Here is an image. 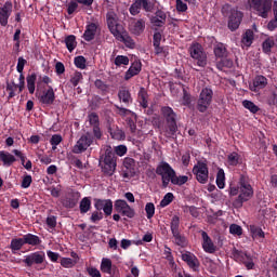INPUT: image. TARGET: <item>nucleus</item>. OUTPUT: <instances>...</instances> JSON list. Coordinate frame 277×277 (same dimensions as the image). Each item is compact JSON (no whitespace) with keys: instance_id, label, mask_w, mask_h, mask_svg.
Here are the masks:
<instances>
[{"instance_id":"f257e3e1","label":"nucleus","mask_w":277,"mask_h":277,"mask_svg":"<svg viewBox=\"0 0 277 277\" xmlns=\"http://www.w3.org/2000/svg\"><path fill=\"white\" fill-rule=\"evenodd\" d=\"M229 196H237L233 200L234 209H241L243 202H248L254 196V188L250 184V176L246 174H240L238 179V184L230 185L228 190Z\"/></svg>"},{"instance_id":"f03ea898","label":"nucleus","mask_w":277,"mask_h":277,"mask_svg":"<svg viewBox=\"0 0 277 277\" xmlns=\"http://www.w3.org/2000/svg\"><path fill=\"white\" fill-rule=\"evenodd\" d=\"M160 111L167 122V126L162 129L166 137H174L179 131V126H176V113H174V109L170 106L161 107Z\"/></svg>"},{"instance_id":"7ed1b4c3","label":"nucleus","mask_w":277,"mask_h":277,"mask_svg":"<svg viewBox=\"0 0 277 277\" xmlns=\"http://www.w3.org/2000/svg\"><path fill=\"white\" fill-rule=\"evenodd\" d=\"M229 12H230V15H229V19H228V28L230 29V31H236V29H239V26L241 25V19L243 18V13H241L237 9H233L230 6V4L223 5L222 14L226 15Z\"/></svg>"},{"instance_id":"20e7f679","label":"nucleus","mask_w":277,"mask_h":277,"mask_svg":"<svg viewBox=\"0 0 277 277\" xmlns=\"http://www.w3.org/2000/svg\"><path fill=\"white\" fill-rule=\"evenodd\" d=\"M102 171L106 176H114V172H116V154L111 150V147H107L105 150Z\"/></svg>"},{"instance_id":"39448f33","label":"nucleus","mask_w":277,"mask_h":277,"mask_svg":"<svg viewBox=\"0 0 277 277\" xmlns=\"http://www.w3.org/2000/svg\"><path fill=\"white\" fill-rule=\"evenodd\" d=\"M175 172L176 171H174V169L168 162H161L156 168V174L161 176L163 187H168V185H170V182L172 181Z\"/></svg>"},{"instance_id":"423d86ee","label":"nucleus","mask_w":277,"mask_h":277,"mask_svg":"<svg viewBox=\"0 0 277 277\" xmlns=\"http://www.w3.org/2000/svg\"><path fill=\"white\" fill-rule=\"evenodd\" d=\"M249 3L262 18H267L272 12V0H249Z\"/></svg>"},{"instance_id":"0eeeda50","label":"nucleus","mask_w":277,"mask_h":277,"mask_svg":"<svg viewBox=\"0 0 277 277\" xmlns=\"http://www.w3.org/2000/svg\"><path fill=\"white\" fill-rule=\"evenodd\" d=\"M213 101V90L211 88H203L200 92L199 100L197 102V109L201 114H205L207 109H209V105H211Z\"/></svg>"},{"instance_id":"6e6552de","label":"nucleus","mask_w":277,"mask_h":277,"mask_svg":"<svg viewBox=\"0 0 277 277\" xmlns=\"http://www.w3.org/2000/svg\"><path fill=\"white\" fill-rule=\"evenodd\" d=\"M190 57L196 60L197 65L201 68L207 66V53L200 43H193L189 48Z\"/></svg>"},{"instance_id":"1a4fd4ad","label":"nucleus","mask_w":277,"mask_h":277,"mask_svg":"<svg viewBox=\"0 0 277 277\" xmlns=\"http://www.w3.org/2000/svg\"><path fill=\"white\" fill-rule=\"evenodd\" d=\"M193 174L201 185L209 183V166H207V162L198 161L193 168Z\"/></svg>"},{"instance_id":"9d476101","label":"nucleus","mask_w":277,"mask_h":277,"mask_svg":"<svg viewBox=\"0 0 277 277\" xmlns=\"http://www.w3.org/2000/svg\"><path fill=\"white\" fill-rule=\"evenodd\" d=\"M115 211L122 215L123 217H129L133 220L135 217V209L131 208L124 199H117L114 205Z\"/></svg>"},{"instance_id":"9b49d317","label":"nucleus","mask_w":277,"mask_h":277,"mask_svg":"<svg viewBox=\"0 0 277 277\" xmlns=\"http://www.w3.org/2000/svg\"><path fill=\"white\" fill-rule=\"evenodd\" d=\"M94 142V136L90 132H87L83 134L74 146L72 153L75 155H81V153H85L87 148H90L92 146V143Z\"/></svg>"},{"instance_id":"f8f14e48","label":"nucleus","mask_w":277,"mask_h":277,"mask_svg":"<svg viewBox=\"0 0 277 277\" xmlns=\"http://www.w3.org/2000/svg\"><path fill=\"white\" fill-rule=\"evenodd\" d=\"M44 252L36 251L34 253L25 255L23 263H25L26 267H31L34 265H42V263H44Z\"/></svg>"},{"instance_id":"ddd939ff","label":"nucleus","mask_w":277,"mask_h":277,"mask_svg":"<svg viewBox=\"0 0 277 277\" xmlns=\"http://www.w3.org/2000/svg\"><path fill=\"white\" fill-rule=\"evenodd\" d=\"M201 246L203 251L207 252V254H215V252H217V246L215 245V242H213V239H211L209 237V234H207V232L201 230Z\"/></svg>"},{"instance_id":"4468645a","label":"nucleus","mask_w":277,"mask_h":277,"mask_svg":"<svg viewBox=\"0 0 277 277\" xmlns=\"http://www.w3.org/2000/svg\"><path fill=\"white\" fill-rule=\"evenodd\" d=\"M96 211H104L105 215H111L114 211V201L111 199H94Z\"/></svg>"},{"instance_id":"2eb2a0df","label":"nucleus","mask_w":277,"mask_h":277,"mask_svg":"<svg viewBox=\"0 0 277 277\" xmlns=\"http://www.w3.org/2000/svg\"><path fill=\"white\" fill-rule=\"evenodd\" d=\"M107 25H108L109 31L115 37L124 29L122 27V25L118 24V18L116 17V14H114V13L107 14Z\"/></svg>"},{"instance_id":"dca6fc26","label":"nucleus","mask_w":277,"mask_h":277,"mask_svg":"<svg viewBox=\"0 0 277 277\" xmlns=\"http://www.w3.org/2000/svg\"><path fill=\"white\" fill-rule=\"evenodd\" d=\"M10 16H12V2L6 1L3 6L0 8V25L2 27L8 26Z\"/></svg>"},{"instance_id":"f3484780","label":"nucleus","mask_w":277,"mask_h":277,"mask_svg":"<svg viewBox=\"0 0 277 277\" xmlns=\"http://www.w3.org/2000/svg\"><path fill=\"white\" fill-rule=\"evenodd\" d=\"M39 103H41V105H53V103H55V91L53 87L49 85L48 90L42 92L39 96Z\"/></svg>"},{"instance_id":"a211bd4d","label":"nucleus","mask_w":277,"mask_h":277,"mask_svg":"<svg viewBox=\"0 0 277 277\" xmlns=\"http://www.w3.org/2000/svg\"><path fill=\"white\" fill-rule=\"evenodd\" d=\"M98 32V24L96 23H89L85 26V30L82 35L83 40L85 42H92L94 38H96V34Z\"/></svg>"},{"instance_id":"6ab92c4d","label":"nucleus","mask_w":277,"mask_h":277,"mask_svg":"<svg viewBox=\"0 0 277 277\" xmlns=\"http://www.w3.org/2000/svg\"><path fill=\"white\" fill-rule=\"evenodd\" d=\"M234 255L239 256L242 261V264L247 269H254V256L243 253L239 250L234 251Z\"/></svg>"},{"instance_id":"aec40b11","label":"nucleus","mask_w":277,"mask_h":277,"mask_svg":"<svg viewBox=\"0 0 277 277\" xmlns=\"http://www.w3.org/2000/svg\"><path fill=\"white\" fill-rule=\"evenodd\" d=\"M182 261L187 263V265H188V267H190V269H198V267L200 265L198 258H196L195 254L189 251L182 253Z\"/></svg>"},{"instance_id":"412c9836","label":"nucleus","mask_w":277,"mask_h":277,"mask_svg":"<svg viewBox=\"0 0 277 277\" xmlns=\"http://www.w3.org/2000/svg\"><path fill=\"white\" fill-rule=\"evenodd\" d=\"M146 29V21L143 18L134 21L130 24V31L134 34V36H142L144 30Z\"/></svg>"},{"instance_id":"4be33fe9","label":"nucleus","mask_w":277,"mask_h":277,"mask_svg":"<svg viewBox=\"0 0 277 277\" xmlns=\"http://www.w3.org/2000/svg\"><path fill=\"white\" fill-rule=\"evenodd\" d=\"M264 88H267V79L262 75L256 76L253 79V83L249 87L251 92H259V90H263Z\"/></svg>"},{"instance_id":"5701e85b","label":"nucleus","mask_w":277,"mask_h":277,"mask_svg":"<svg viewBox=\"0 0 277 277\" xmlns=\"http://www.w3.org/2000/svg\"><path fill=\"white\" fill-rule=\"evenodd\" d=\"M115 38L116 40H119V42H123L128 49H133L135 47V41L127 31H124V29L118 32Z\"/></svg>"},{"instance_id":"b1692460","label":"nucleus","mask_w":277,"mask_h":277,"mask_svg":"<svg viewBox=\"0 0 277 277\" xmlns=\"http://www.w3.org/2000/svg\"><path fill=\"white\" fill-rule=\"evenodd\" d=\"M252 42H254V31L252 29H247L242 34L241 48L250 49V47H252Z\"/></svg>"},{"instance_id":"393cba45","label":"nucleus","mask_w":277,"mask_h":277,"mask_svg":"<svg viewBox=\"0 0 277 277\" xmlns=\"http://www.w3.org/2000/svg\"><path fill=\"white\" fill-rule=\"evenodd\" d=\"M166 18H168V15H166V12L157 11L155 16L151 17L150 23L155 27H163V25H166Z\"/></svg>"},{"instance_id":"a878e982","label":"nucleus","mask_w":277,"mask_h":277,"mask_svg":"<svg viewBox=\"0 0 277 277\" xmlns=\"http://www.w3.org/2000/svg\"><path fill=\"white\" fill-rule=\"evenodd\" d=\"M118 98L120 103H123L127 106L133 103V97L131 96V92L126 88H122L118 91Z\"/></svg>"},{"instance_id":"bb28decb","label":"nucleus","mask_w":277,"mask_h":277,"mask_svg":"<svg viewBox=\"0 0 277 277\" xmlns=\"http://www.w3.org/2000/svg\"><path fill=\"white\" fill-rule=\"evenodd\" d=\"M140 72H142V64L133 63L130 66V68L126 71V75H124L126 81H129V79H132V77L140 75Z\"/></svg>"},{"instance_id":"cd10ccee","label":"nucleus","mask_w":277,"mask_h":277,"mask_svg":"<svg viewBox=\"0 0 277 277\" xmlns=\"http://www.w3.org/2000/svg\"><path fill=\"white\" fill-rule=\"evenodd\" d=\"M0 161H2L3 166H5L6 168H10V166L15 163L16 157H14V155L10 154L9 151L1 150Z\"/></svg>"},{"instance_id":"c85d7f7f","label":"nucleus","mask_w":277,"mask_h":277,"mask_svg":"<svg viewBox=\"0 0 277 277\" xmlns=\"http://www.w3.org/2000/svg\"><path fill=\"white\" fill-rule=\"evenodd\" d=\"M250 233L252 239H258V241L263 242V239H265V232L259 226L250 225Z\"/></svg>"},{"instance_id":"c756f323","label":"nucleus","mask_w":277,"mask_h":277,"mask_svg":"<svg viewBox=\"0 0 277 277\" xmlns=\"http://www.w3.org/2000/svg\"><path fill=\"white\" fill-rule=\"evenodd\" d=\"M24 245L28 246H40L42 243V240H40V237L34 234H26L23 236Z\"/></svg>"},{"instance_id":"7c9ffc66","label":"nucleus","mask_w":277,"mask_h":277,"mask_svg":"<svg viewBox=\"0 0 277 277\" xmlns=\"http://www.w3.org/2000/svg\"><path fill=\"white\" fill-rule=\"evenodd\" d=\"M276 42L274 41V37H268L262 42V51L266 55H269L272 53V49H274V45Z\"/></svg>"},{"instance_id":"2f4dec72","label":"nucleus","mask_w":277,"mask_h":277,"mask_svg":"<svg viewBox=\"0 0 277 277\" xmlns=\"http://www.w3.org/2000/svg\"><path fill=\"white\" fill-rule=\"evenodd\" d=\"M66 44V49L69 51V53H72L75 49H77V37L75 35H69L65 37L64 40Z\"/></svg>"},{"instance_id":"473e14b6","label":"nucleus","mask_w":277,"mask_h":277,"mask_svg":"<svg viewBox=\"0 0 277 277\" xmlns=\"http://www.w3.org/2000/svg\"><path fill=\"white\" fill-rule=\"evenodd\" d=\"M170 228H171L172 235H176L177 233H181V217H179V215L172 216L170 222Z\"/></svg>"},{"instance_id":"72a5a7b5","label":"nucleus","mask_w":277,"mask_h":277,"mask_svg":"<svg viewBox=\"0 0 277 277\" xmlns=\"http://www.w3.org/2000/svg\"><path fill=\"white\" fill-rule=\"evenodd\" d=\"M138 102L141 107H143V109L148 108V93L144 88H141L138 91Z\"/></svg>"},{"instance_id":"f704fd0d","label":"nucleus","mask_w":277,"mask_h":277,"mask_svg":"<svg viewBox=\"0 0 277 277\" xmlns=\"http://www.w3.org/2000/svg\"><path fill=\"white\" fill-rule=\"evenodd\" d=\"M79 209H80V213L82 214L88 213V211L92 209V200L90 199V197H84L81 199Z\"/></svg>"},{"instance_id":"c9c22d12","label":"nucleus","mask_w":277,"mask_h":277,"mask_svg":"<svg viewBox=\"0 0 277 277\" xmlns=\"http://www.w3.org/2000/svg\"><path fill=\"white\" fill-rule=\"evenodd\" d=\"M214 55L219 60H224V57H226V55H227L226 45H224V43H217L214 47Z\"/></svg>"},{"instance_id":"e433bc0d","label":"nucleus","mask_w":277,"mask_h":277,"mask_svg":"<svg viewBox=\"0 0 277 277\" xmlns=\"http://www.w3.org/2000/svg\"><path fill=\"white\" fill-rule=\"evenodd\" d=\"M216 185L219 189H224V187H226V175L224 174L223 169H220L216 174Z\"/></svg>"},{"instance_id":"4c0bfd02","label":"nucleus","mask_w":277,"mask_h":277,"mask_svg":"<svg viewBox=\"0 0 277 277\" xmlns=\"http://www.w3.org/2000/svg\"><path fill=\"white\" fill-rule=\"evenodd\" d=\"M172 235H173V243H175L176 246H180L181 248H185V246H187V238H185L181 234V232Z\"/></svg>"},{"instance_id":"58836bf2","label":"nucleus","mask_w":277,"mask_h":277,"mask_svg":"<svg viewBox=\"0 0 277 277\" xmlns=\"http://www.w3.org/2000/svg\"><path fill=\"white\" fill-rule=\"evenodd\" d=\"M36 74H31L26 78L29 94H34V92H36Z\"/></svg>"},{"instance_id":"ea45409f","label":"nucleus","mask_w":277,"mask_h":277,"mask_svg":"<svg viewBox=\"0 0 277 277\" xmlns=\"http://www.w3.org/2000/svg\"><path fill=\"white\" fill-rule=\"evenodd\" d=\"M16 90H18V85L16 84V82H14V80H12L11 82H6V92H9V101L10 98H14V96H16Z\"/></svg>"},{"instance_id":"a19ab883","label":"nucleus","mask_w":277,"mask_h":277,"mask_svg":"<svg viewBox=\"0 0 277 277\" xmlns=\"http://www.w3.org/2000/svg\"><path fill=\"white\" fill-rule=\"evenodd\" d=\"M111 267H113L111 260L108 258H103L101 263V271L104 274H111Z\"/></svg>"},{"instance_id":"79ce46f5","label":"nucleus","mask_w":277,"mask_h":277,"mask_svg":"<svg viewBox=\"0 0 277 277\" xmlns=\"http://www.w3.org/2000/svg\"><path fill=\"white\" fill-rule=\"evenodd\" d=\"M189 181V177L187 175H180L176 176V173L173 174V177L171 179L172 185H185Z\"/></svg>"},{"instance_id":"37998d69","label":"nucleus","mask_w":277,"mask_h":277,"mask_svg":"<svg viewBox=\"0 0 277 277\" xmlns=\"http://www.w3.org/2000/svg\"><path fill=\"white\" fill-rule=\"evenodd\" d=\"M25 246V240L24 238H15L11 240V250L13 252H16L21 250Z\"/></svg>"},{"instance_id":"c03bdc74","label":"nucleus","mask_w":277,"mask_h":277,"mask_svg":"<svg viewBox=\"0 0 277 277\" xmlns=\"http://www.w3.org/2000/svg\"><path fill=\"white\" fill-rule=\"evenodd\" d=\"M61 265L62 267H65V269H70L77 265V261L72 260L70 258H62L61 259Z\"/></svg>"},{"instance_id":"a18cd8bd","label":"nucleus","mask_w":277,"mask_h":277,"mask_svg":"<svg viewBox=\"0 0 277 277\" xmlns=\"http://www.w3.org/2000/svg\"><path fill=\"white\" fill-rule=\"evenodd\" d=\"M245 109H249L251 114H256L259 111V106H256L252 101L245 100L242 102Z\"/></svg>"},{"instance_id":"49530a36","label":"nucleus","mask_w":277,"mask_h":277,"mask_svg":"<svg viewBox=\"0 0 277 277\" xmlns=\"http://www.w3.org/2000/svg\"><path fill=\"white\" fill-rule=\"evenodd\" d=\"M145 212L147 220H153V217L155 216V203L147 202L145 206Z\"/></svg>"},{"instance_id":"de8ad7c7","label":"nucleus","mask_w":277,"mask_h":277,"mask_svg":"<svg viewBox=\"0 0 277 277\" xmlns=\"http://www.w3.org/2000/svg\"><path fill=\"white\" fill-rule=\"evenodd\" d=\"M141 10L142 4L140 3V0H134V3H132L130 6V14H132V16H137Z\"/></svg>"},{"instance_id":"09e8293b","label":"nucleus","mask_w":277,"mask_h":277,"mask_svg":"<svg viewBox=\"0 0 277 277\" xmlns=\"http://www.w3.org/2000/svg\"><path fill=\"white\" fill-rule=\"evenodd\" d=\"M115 66H129V56H124V55L116 56Z\"/></svg>"},{"instance_id":"8fccbe9b","label":"nucleus","mask_w":277,"mask_h":277,"mask_svg":"<svg viewBox=\"0 0 277 277\" xmlns=\"http://www.w3.org/2000/svg\"><path fill=\"white\" fill-rule=\"evenodd\" d=\"M85 62L84 56H76L74 60L76 68H80V70H85Z\"/></svg>"},{"instance_id":"3c124183","label":"nucleus","mask_w":277,"mask_h":277,"mask_svg":"<svg viewBox=\"0 0 277 277\" xmlns=\"http://www.w3.org/2000/svg\"><path fill=\"white\" fill-rule=\"evenodd\" d=\"M174 200V194L172 193H167L162 200L160 201V207H168V205L172 203Z\"/></svg>"},{"instance_id":"603ef678","label":"nucleus","mask_w":277,"mask_h":277,"mask_svg":"<svg viewBox=\"0 0 277 277\" xmlns=\"http://www.w3.org/2000/svg\"><path fill=\"white\" fill-rule=\"evenodd\" d=\"M82 80H83V75L81 72L77 71L71 77L70 83H71V85H74V88H77Z\"/></svg>"},{"instance_id":"864d4df0","label":"nucleus","mask_w":277,"mask_h":277,"mask_svg":"<svg viewBox=\"0 0 277 277\" xmlns=\"http://www.w3.org/2000/svg\"><path fill=\"white\" fill-rule=\"evenodd\" d=\"M50 144L52 146V149L55 150L60 144H62V135L60 134H54L52 135L50 140Z\"/></svg>"},{"instance_id":"5fc2aeb1","label":"nucleus","mask_w":277,"mask_h":277,"mask_svg":"<svg viewBox=\"0 0 277 277\" xmlns=\"http://www.w3.org/2000/svg\"><path fill=\"white\" fill-rule=\"evenodd\" d=\"M88 119H89L91 127H100L101 121H100L98 115L96 113H91L88 116Z\"/></svg>"},{"instance_id":"6e6d98bb","label":"nucleus","mask_w":277,"mask_h":277,"mask_svg":"<svg viewBox=\"0 0 277 277\" xmlns=\"http://www.w3.org/2000/svg\"><path fill=\"white\" fill-rule=\"evenodd\" d=\"M229 233L230 235H237L238 237H240V235H243V229L237 224H232L229 226Z\"/></svg>"},{"instance_id":"4d7b16f0","label":"nucleus","mask_w":277,"mask_h":277,"mask_svg":"<svg viewBox=\"0 0 277 277\" xmlns=\"http://www.w3.org/2000/svg\"><path fill=\"white\" fill-rule=\"evenodd\" d=\"M227 161L229 166H237L239 163V154L235 151L229 154L227 157Z\"/></svg>"},{"instance_id":"13d9d810","label":"nucleus","mask_w":277,"mask_h":277,"mask_svg":"<svg viewBox=\"0 0 277 277\" xmlns=\"http://www.w3.org/2000/svg\"><path fill=\"white\" fill-rule=\"evenodd\" d=\"M101 220H103V212H100L98 210L93 211L90 217V221L93 224H96L97 222H101Z\"/></svg>"},{"instance_id":"bf43d9fd","label":"nucleus","mask_w":277,"mask_h":277,"mask_svg":"<svg viewBox=\"0 0 277 277\" xmlns=\"http://www.w3.org/2000/svg\"><path fill=\"white\" fill-rule=\"evenodd\" d=\"M164 258L167 259V261H169V263L174 264V256H172V249H170V247L164 246V251H163Z\"/></svg>"},{"instance_id":"052dcab7","label":"nucleus","mask_w":277,"mask_h":277,"mask_svg":"<svg viewBox=\"0 0 277 277\" xmlns=\"http://www.w3.org/2000/svg\"><path fill=\"white\" fill-rule=\"evenodd\" d=\"M31 182H32L31 175H25L21 184L22 189L29 188L31 186Z\"/></svg>"},{"instance_id":"680f3d73","label":"nucleus","mask_w":277,"mask_h":277,"mask_svg":"<svg viewBox=\"0 0 277 277\" xmlns=\"http://www.w3.org/2000/svg\"><path fill=\"white\" fill-rule=\"evenodd\" d=\"M25 64H27V60H25L23 56L18 57L16 66L17 72L23 74V70H25Z\"/></svg>"},{"instance_id":"e2e57ef3","label":"nucleus","mask_w":277,"mask_h":277,"mask_svg":"<svg viewBox=\"0 0 277 277\" xmlns=\"http://www.w3.org/2000/svg\"><path fill=\"white\" fill-rule=\"evenodd\" d=\"M63 206H64L66 209H75V207L77 206V200L70 199V198H65V199L63 200Z\"/></svg>"},{"instance_id":"0e129e2a","label":"nucleus","mask_w":277,"mask_h":277,"mask_svg":"<svg viewBox=\"0 0 277 277\" xmlns=\"http://www.w3.org/2000/svg\"><path fill=\"white\" fill-rule=\"evenodd\" d=\"M154 53L155 55H162L163 57L168 55V52L166 49H163V47H161V44L154 45Z\"/></svg>"},{"instance_id":"69168bd1","label":"nucleus","mask_w":277,"mask_h":277,"mask_svg":"<svg viewBox=\"0 0 277 277\" xmlns=\"http://www.w3.org/2000/svg\"><path fill=\"white\" fill-rule=\"evenodd\" d=\"M77 8H79V3L77 1L69 2L67 6V14H75V12H77Z\"/></svg>"},{"instance_id":"338daca9","label":"nucleus","mask_w":277,"mask_h":277,"mask_svg":"<svg viewBox=\"0 0 277 277\" xmlns=\"http://www.w3.org/2000/svg\"><path fill=\"white\" fill-rule=\"evenodd\" d=\"M115 153L118 157H124L127 155V147L124 145H118L115 147Z\"/></svg>"},{"instance_id":"774afa93","label":"nucleus","mask_w":277,"mask_h":277,"mask_svg":"<svg viewBox=\"0 0 277 277\" xmlns=\"http://www.w3.org/2000/svg\"><path fill=\"white\" fill-rule=\"evenodd\" d=\"M87 272H88L89 276H91V277H102L101 276V271H98V268L89 267L87 269Z\"/></svg>"}]
</instances>
